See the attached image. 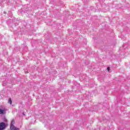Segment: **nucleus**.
<instances>
[{"instance_id": "nucleus-2", "label": "nucleus", "mask_w": 130, "mask_h": 130, "mask_svg": "<svg viewBox=\"0 0 130 130\" xmlns=\"http://www.w3.org/2000/svg\"><path fill=\"white\" fill-rule=\"evenodd\" d=\"M6 127V123L5 122L0 123V130H3Z\"/></svg>"}, {"instance_id": "nucleus-3", "label": "nucleus", "mask_w": 130, "mask_h": 130, "mask_svg": "<svg viewBox=\"0 0 130 130\" xmlns=\"http://www.w3.org/2000/svg\"><path fill=\"white\" fill-rule=\"evenodd\" d=\"M5 111H6L5 110L0 109V114H4V113H5Z\"/></svg>"}, {"instance_id": "nucleus-1", "label": "nucleus", "mask_w": 130, "mask_h": 130, "mask_svg": "<svg viewBox=\"0 0 130 130\" xmlns=\"http://www.w3.org/2000/svg\"><path fill=\"white\" fill-rule=\"evenodd\" d=\"M14 124H15V120H12L11 121V125H10V129L11 130H20V129H19V128H16V127H15Z\"/></svg>"}, {"instance_id": "nucleus-5", "label": "nucleus", "mask_w": 130, "mask_h": 130, "mask_svg": "<svg viewBox=\"0 0 130 130\" xmlns=\"http://www.w3.org/2000/svg\"><path fill=\"white\" fill-rule=\"evenodd\" d=\"M107 70H108V72H109V71H110V68L108 67L107 68Z\"/></svg>"}, {"instance_id": "nucleus-4", "label": "nucleus", "mask_w": 130, "mask_h": 130, "mask_svg": "<svg viewBox=\"0 0 130 130\" xmlns=\"http://www.w3.org/2000/svg\"><path fill=\"white\" fill-rule=\"evenodd\" d=\"M8 103L10 104V105H12V99H9Z\"/></svg>"}, {"instance_id": "nucleus-6", "label": "nucleus", "mask_w": 130, "mask_h": 130, "mask_svg": "<svg viewBox=\"0 0 130 130\" xmlns=\"http://www.w3.org/2000/svg\"><path fill=\"white\" fill-rule=\"evenodd\" d=\"M4 122H7V119L4 118Z\"/></svg>"}]
</instances>
